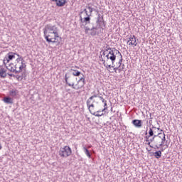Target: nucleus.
I'll list each match as a JSON object with an SVG mask.
<instances>
[{
    "label": "nucleus",
    "instance_id": "1a4fd4ad",
    "mask_svg": "<svg viewBox=\"0 0 182 182\" xmlns=\"http://www.w3.org/2000/svg\"><path fill=\"white\" fill-rule=\"evenodd\" d=\"M86 85V81L85 80V77H82L81 78L79 79L77 81V83L75 85V90H79V89H82L83 86Z\"/></svg>",
    "mask_w": 182,
    "mask_h": 182
},
{
    "label": "nucleus",
    "instance_id": "aec40b11",
    "mask_svg": "<svg viewBox=\"0 0 182 182\" xmlns=\"http://www.w3.org/2000/svg\"><path fill=\"white\" fill-rule=\"evenodd\" d=\"M84 151L86 154V156H87V157H89V159H91L92 157V154H90V151H89V149H87V148L84 147Z\"/></svg>",
    "mask_w": 182,
    "mask_h": 182
},
{
    "label": "nucleus",
    "instance_id": "cd10ccee",
    "mask_svg": "<svg viewBox=\"0 0 182 182\" xmlns=\"http://www.w3.org/2000/svg\"><path fill=\"white\" fill-rule=\"evenodd\" d=\"M109 50V49H107V50H101V52H100V53H101V55H102V56H106V55H107V53H106V52H107Z\"/></svg>",
    "mask_w": 182,
    "mask_h": 182
},
{
    "label": "nucleus",
    "instance_id": "864d4df0",
    "mask_svg": "<svg viewBox=\"0 0 182 182\" xmlns=\"http://www.w3.org/2000/svg\"><path fill=\"white\" fill-rule=\"evenodd\" d=\"M147 134H148V133H147V130H146V131L145 132V135H146V136H148Z\"/></svg>",
    "mask_w": 182,
    "mask_h": 182
},
{
    "label": "nucleus",
    "instance_id": "13d9d810",
    "mask_svg": "<svg viewBox=\"0 0 182 182\" xmlns=\"http://www.w3.org/2000/svg\"><path fill=\"white\" fill-rule=\"evenodd\" d=\"M105 110H106V109H105V108L102 110V112H105Z\"/></svg>",
    "mask_w": 182,
    "mask_h": 182
},
{
    "label": "nucleus",
    "instance_id": "b1692460",
    "mask_svg": "<svg viewBox=\"0 0 182 182\" xmlns=\"http://www.w3.org/2000/svg\"><path fill=\"white\" fill-rule=\"evenodd\" d=\"M23 62L25 61L21 62V65L19 66L20 70H22V69H25V68H26V64H25Z\"/></svg>",
    "mask_w": 182,
    "mask_h": 182
},
{
    "label": "nucleus",
    "instance_id": "473e14b6",
    "mask_svg": "<svg viewBox=\"0 0 182 182\" xmlns=\"http://www.w3.org/2000/svg\"><path fill=\"white\" fill-rule=\"evenodd\" d=\"M16 78L18 82H21L22 80V77L19 75H16Z\"/></svg>",
    "mask_w": 182,
    "mask_h": 182
},
{
    "label": "nucleus",
    "instance_id": "72a5a7b5",
    "mask_svg": "<svg viewBox=\"0 0 182 182\" xmlns=\"http://www.w3.org/2000/svg\"><path fill=\"white\" fill-rule=\"evenodd\" d=\"M155 138H156V135H154V136L152 137V139H149V141L150 143H153V141H154V143Z\"/></svg>",
    "mask_w": 182,
    "mask_h": 182
},
{
    "label": "nucleus",
    "instance_id": "f8f14e48",
    "mask_svg": "<svg viewBox=\"0 0 182 182\" xmlns=\"http://www.w3.org/2000/svg\"><path fill=\"white\" fill-rule=\"evenodd\" d=\"M159 137L161 139V144H159V147H161L164 146V142L166 141V134H164V132H160Z\"/></svg>",
    "mask_w": 182,
    "mask_h": 182
},
{
    "label": "nucleus",
    "instance_id": "603ef678",
    "mask_svg": "<svg viewBox=\"0 0 182 182\" xmlns=\"http://www.w3.org/2000/svg\"><path fill=\"white\" fill-rule=\"evenodd\" d=\"M98 97H99L101 100H102V99H103L101 96H98Z\"/></svg>",
    "mask_w": 182,
    "mask_h": 182
},
{
    "label": "nucleus",
    "instance_id": "c9c22d12",
    "mask_svg": "<svg viewBox=\"0 0 182 182\" xmlns=\"http://www.w3.org/2000/svg\"><path fill=\"white\" fill-rule=\"evenodd\" d=\"M91 100H90V98H89L87 100V107H88V106H90L91 104Z\"/></svg>",
    "mask_w": 182,
    "mask_h": 182
},
{
    "label": "nucleus",
    "instance_id": "f257e3e1",
    "mask_svg": "<svg viewBox=\"0 0 182 182\" xmlns=\"http://www.w3.org/2000/svg\"><path fill=\"white\" fill-rule=\"evenodd\" d=\"M44 37L48 43H59V33L58 27L51 24H47L43 29Z\"/></svg>",
    "mask_w": 182,
    "mask_h": 182
},
{
    "label": "nucleus",
    "instance_id": "423d86ee",
    "mask_svg": "<svg viewBox=\"0 0 182 182\" xmlns=\"http://www.w3.org/2000/svg\"><path fill=\"white\" fill-rule=\"evenodd\" d=\"M80 21L82 23H85V26H87L86 25H90L88 28H93V26H96V24H95L93 21H90V15L85 18H82V16H80Z\"/></svg>",
    "mask_w": 182,
    "mask_h": 182
},
{
    "label": "nucleus",
    "instance_id": "9d476101",
    "mask_svg": "<svg viewBox=\"0 0 182 182\" xmlns=\"http://www.w3.org/2000/svg\"><path fill=\"white\" fill-rule=\"evenodd\" d=\"M155 147L154 149H160V146H159V144L160 145L161 144V138H160V134L155 135V141H154Z\"/></svg>",
    "mask_w": 182,
    "mask_h": 182
},
{
    "label": "nucleus",
    "instance_id": "6ab92c4d",
    "mask_svg": "<svg viewBox=\"0 0 182 182\" xmlns=\"http://www.w3.org/2000/svg\"><path fill=\"white\" fill-rule=\"evenodd\" d=\"M70 70L73 71L72 75L73 76H80V75L82 74V73H80V71H78L77 70L71 69Z\"/></svg>",
    "mask_w": 182,
    "mask_h": 182
},
{
    "label": "nucleus",
    "instance_id": "e433bc0d",
    "mask_svg": "<svg viewBox=\"0 0 182 182\" xmlns=\"http://www.w3.org/2000/svg\"><path fill=\"white\" fill-rule=\"evenodd\" d=\"M95 108V105L94 104H91L87 107V109H93Z\"/></svg>",
    "mask_w": 182,
    "mask_h": 182
},
{
    "label": "nucleus",
    "instance_id": "37998d69",
    "mask_svg": "<svg viewBox=\"0 0 182 182\" xmlns=\"http://www.w3.org/2000/svg\"><path fill=\"white\" fill-rule=\"evenodd\" d=\"M151 142H150V141H149V142L147 143V144H148V146H149V147H151V149H153L154 147H153V146L151 145Z\"/></svg>",
    "mask_w": 182,
    "mask_h": 182
},
{
    "label": "nucleus",
    "instance_id": "0eeeda50",
    "mask_svg": "<svg viewBox=\"0 0 182 182\" xmlns=\"http://www.w3.org/2000/svg\"><path fill=\"white\" fill-rule=\"evenodd\" d=\"M97 29H99V27L97 26H92V28H90L89 26H85V33H87L89 31H91V36H96V35L97 34Z\"/></svg>",
    "mask_w": 182,
    "mask_h": 182
},
{
    "label": "nucleus",
    "instance_id": "f3484780",
    "mask_svg": "<svg viewBox=\"0 0 182 182\" xmlns=\"http://www.w3.org/2000/svg\"><path fill=\"white\" fill-rule=\"evenodd\" d=\"M57 6H65V4H66V0H57L56 1Z\"/></svg>",
    "mask_w": 182,
    "mask_h": 182
},
{
    "label": "nucleus",
    "instance_id": "f03ea898",
    "mask_svg": "<svg viewBox=\"0 0 182 182\" xmlns=\"http://www.w3.org/2000/svg\"><path fill=\"white\" fill-rule=\"evenodd\" d=\"M109 53L105 55V62L108 63V65H110V60L112 63V65H114V62L116 61V56L119 55V60L118 62L119 67L122 66V62H123V55L115 48H108Z\"/></svg>",
    "mask_w": 182,
    "mask_h": 182
},
{
    "label": "nucleus",
    "instance_id": "2f4dec72",
    "mask_svg": "<svg viewBox=\"0 0 182 182\" xmlns=\"http://www.w3.org/2000/svg\"><path fill=\"white\" fill-rule=\"evenodd\" d=\"M105 68H114L115 67V65H112V64H107L106 65V63H105V65H104Z\"/></svg>",
    "mask_w": 182,
    "mask_h": 182
},
{
    "label": "nucleus",
    "instance_id": "a18cd8bd",
    "mask_svg": "<svg viewBox=\"0 0 182 182\" xmlns=\"http://www.w3.org/2000/svg\"><path fill=\"white\" fill-rule=\"evenodd\" d=\"M14 68L16 69H16H18V64H15Z\"/></svg>",
    "mask_w": 182,
    "mask_h": 182
},
{
    "label": "nucleus",
    "instance_id": "a19ab883",
    "mask_svg": "<svg viewBox=\"0 0 182 182\" xmlns=\"http://www.w3.org/2000/svg\"><path fill=\"white\" fill-rule=\"evenodd\" d=\"M21 72H22V70L19 69V70H16V71H14V73L18 74V73H21Z\"/></svg>",
    "mask_w": 182,
    "mask_h": 182
},
{
    "label": "nucleus",
    "instance_id": "c03bdc74",
    "mask_svg": "<svg viewBox=\"0 0 182 182\" xmlns=\"http://www.w3.org/2000/svg\"><path fill=\"white\" fill-rule=\"evenodd\" d=\"M20 77H21L22 79H23V77H25V73H23L21 75H20Z\"/></svg>",
    "mask_w": 182,
    "mask_h": 182
},
{
    "label": "nucleus",
    "instance_id": "4d7b16f0",
    "mask_svg": "<svg viewBox=\"0 0 182 182\" xmlns=\"http://www.w3.org/2000/svg\"><path fill=\"white\" fill-rule=\"evenodd\" d=\"M111 112H113V107L111 108Z\"/></svg>",
    "mask_w": 182,
    "mask_h": 182
},
{
    "label": "nucleus",
    "instance_id": "393cba45",
    "mask_svg": "<svg viewBox=\"0 0 182 182\" xmlns=\"http://www.w3.org/2000/svg\"><path fill=\"white\" fill-rule=\"evenodd\" d=\"M100 60H101V62H102L104 66H106V58H105V60H104L102 55H100Z\"/></svg>",
    "mask_w": 182,
    "mask_h": 182
},
{
    "label": "nucleus",
    "instance_id": "49530a36",
    "mask_svg": "<svg viewBox=\"0 0 182 182\" xmlns=\"http://www.w3.org/2000/svg\"><path fill=\"white\" fill-rule=\"evenodd\" d=\"M102 103H107V102L105 99H102Z\"/></svg>",
    "mask_w": 182,
    "mask_h": 182
},
{
    "label": "nucleus",
    "instance_id": "a878e982",
    "mask_svg": "<svg viewBox=\"0 0 182 182\" xmlns=\"http://www.w3.org/2000/svg\"><path fill=\"white\" fill-rule=\"evenodd\" d=\"M88 110L91 114H95L96 109L95 108H88Z\"/></svg>",
    "mask_w": 182,
    "mask_h": 182
},
{
    "label": "nucleus",
    "instance_id": "3c124183",
    "mask_svg": "<svg viewBox=\"0 0 182 182\" xmlns=\"http://www.w3.org/2000/svg\"><path fill=\"white\" fill-rule=\"evenodd\" d=\"M97 113H102V111H100V110H98V111H97Z\"/></svg>",
    "mask_w": 182,
    "mask_h": 182
},
{
    "label": "nucleus",
    "instance_id": "de8ad7c7",
    "mask_svg": "<svg viewBox=\"0 0 182 182\" xmlns=\"http://www.w3.org/2000/svg\"><path fill=\"white\" fill-rule=\"evenodd\" d=\"M157 130H160V132H163V133H164V131L163 129H161L160 128H157Z\"/></svg>",
    "mask_w": 182,
    "mask_h": 182
},
{
    "label": "nucleus",
    "instance_id": "7ed1b4c3",
    "mask_svg": "<svg viewBox=\"0 0 182 182\" xmlns=\"http://www.w3.org/2000/svg\"><path fill=\"white\" fill-rule=\"evenodd\" d=\"M109 53L105 55V62L108 63V65H110V60L112 63V65H114V62L116 61V56L119 55V60L118 62L119 67L122 66V62H123V55L115 48H108Z\"/></svg>",
    "mask_w": 182,
    "mask_h": 182
},
{
    "label": "nucleus",
    "instance_id": "a211bd4d",
    "mask_svg": "<svg viewBox=\"0 0 182 182\" xmlns=\"http://www.w3.org/2000/svg\"><path fill=\"white\" fill-rule=\"evenodd\" d=\"M0 77H6V70L4 68H0Z\"/></svg>",
    "mask_w": 182,
    "mask_h": 182
},
{
    "label": "nucleus",
    "instance_id": "09e8293b",
    "mask_svg": "<svg viewBox=\"0 0 182 182\" xmlns=\"http://www.w3.org/2000/svg\"><path fill=\"white\" fill-rule=\"evenodd\" d=\"M15 55H16V56H18V58H22V56H20L19 54L16 53Z\"/></svg>",
    "mask_w": 182,
    "mask_h": 182
},
{
    "label": "nucleus",
    "instance_id": "c756f323",
    "mask_svg": "<svg viewBox=\"0 0 182 182\" xmlns=\"http://www.w3.org/2000/svg\"><path fill=\"white\" fill-rule=\"evenodd\" d=\"M87 9H89V11H90L89 15H90V16H92V12H93V11H94L93 8H92V7H90V6H87Z\"/></svg>",
    "mask_w": 182,
    "mask_h": 182
},
{
    "label": "nucleus",
    "instance_id": "7c9ffc66",
    "mask_svg": "<svg viewBox=\"0 0 182 182\" xmlns=\"http://www.w3.org/2000/svg\"><path fill=\"white\" fill-rule=\"evenodd\" d=\"M95 113V114H92V115L96 116V117H100L101 116H103V113L99 114V112H97L96 111Z\"/></svg>",
    "mask_w": 182,
    "mask_h": 182
},
{
    "label": "nucleus",
    "instance_id": "5701e85b",
    "mask_svg": "<svg viewBox=\"0 0 182 182\" xmlns=\"http://www.w3.org/2000/svg\"><path fill=\"white\" fill-rule=\"evenodd\" d=\"M14 63H10V65H9V68H8L9 69V70H10V72H13V73H14V72H16V69H14Z\"/></svg>",
    "mask_w": 182,
    "mask_h": 182
},
{
    "label": "nucleus",
    "instance_id": "58836bf2",
    "mask_svg": "<svg viewBox=\"0 0 182 182\" xmlns=\"http://www.w3.org/2000/svg\"><path fill=\"white\" fill-rule=\"evenodd\" d=\"M121 67L122 68H120L119 69V72H122V70H123V69H124V64H121Z\"/></svg>",
    "mask_w": 182,
    "mask_h": 182
},
{
    "label": "nucleus",
    "instance_id": "ea45409f",
    "mask_svg": "<svg viewBox=\"0 0 182 182\" xmlns=\"http://www.w3.org/2000/svg\"><path fill=\"white\" fill-rule=\"evenodd\" d=\"M104 110H107V102L104 103Z\"/></svg>",
    "mask_w": 182,
    "mask_h": 182
},
{
    "label": "nucleus",
    "instance_id": "412c9836",
    "mask_svg": "<svg viewBox=\"0 0 182 182\" xmlns=\"http://www.w3.org/2000/svg\"><path fill=\"white\" fill-rule=\"evenodd\" d=\"M154 154L156 159H160L161 157V151H156Z\"/></svg>",
    "mask_w": 182,
    "mask_h": 182
},
{
    "label": "nucleus",
    "instance_id": "5fc2aeb1",
    "mask_svg": "<svg viewBox=\"0 0 182 182\" xmlns=\"http://www.w3.org/2000/svg\"><path fill=\"white\" fill-rule=\"evenodd\" d=\"M152 129H157L156 127H152Z\"/></svg>",
    "mask_w": 182,
    "mask_h": 182
},
{
    "label": "nucleus",
    "instance_id": "ddd939ff",
    "mask_svg": "<svg viewBox=\"0 0 182 182\" xmlns=\"http://www.w3.org/2000/svg\"><path fill=\"white\" fill-rule=\"evenodd\" d=\"M129 45H134V46H137V42L136 41V36H133L129 38V40L127 41Z\"/></svg>",
    "mask_w": 182,
    "mask_h": 182
},
{
    "label": "nucleus",
    "instance_id": "bb28decb",
    "mask_svg": "<svg viewBox=\"0 0 182 182\" xmlns=\"http://www.w3.org/2000/svg\"><path fill=\"white\" fill-rule=\"evenodd\" d=\"M16 61L17 62V63H19V62H25V60H23V58L22 57H19L16 58Z\"/></svg>",
    "mask_w": 182,
    "mask_h": 182
},
{
    "label": "nucleus",
    "instance_id": "f704fd0d",
    "mask_svg": "<svg viewBox=\"0 0 182 182\" xmlns=\"http://www.w3.org/2000/svg\"><path fill=\"white\" fill-rule=\"evenodd\" d=\"M95 97H99V95H93L92 96H91L90 97V100H93V99H95Z\"/></svg>",
    "mask_w": 182,
    "mask_h": 182
},
{
    "label": "nucleus",
    "instance_id": "6e6552de",
    "mask_svg": "<svg viewBox=\"0 0 182 182\" xmlns=\"http://www.w3.org/2000/svg\"><path fill=\"white\" fill-rule=\"evenodd\" d=\"M15 55H16V53H14L12 52L9 53L4 59V65L6 66V63H9L12 59H15Z\"/></svg>",
    "mask_w": 182,
    "mask_h": 182
},
{
    "label": "nucleus",
    "instance_id": "052dcab7",
    "mask_svg": "<svg viewBox=\"0 0 182 182\" xmlns=\"http://www.w3.org/2000/svg\"><path fill=\"white\" fill-rule=\"evenodd\" d=\"M102 25H103V26H105V23H103Z\"/></svg>",
    "mask_w": 182,
    "mask_h": 182
},
{
    "label": "nucleus",
    "instance_id": "4c0bfd02",
    "mask_svg": "<svg viewBox=\"0 0 182 182\" xmlns=\"http://www.w3.org/2000/svg\"><path fill=\"white\" fill-rule=\"evenodd\" d=\"M119 68H121V66H119V64H118V66H115V67H114V70H115L114 72H115V73H117V71H116V70H117L118 69H119Z\"/></svg>",
    "mask_w": 182,
    "mask_h": 182
},
{
    "label": "nucleus",
    "instance_id": "9b49d317",
    "mask_svg": "<svg viewBox=\"0 0 182 182\" xmlns=\"http://www.w3.org/2000/svg\"><path fill=\"white\" fill-rule=\"evenodd\" d=\"M104 22H105V19H103V16L99 14L96 21V26H97V27L100 28H102L101 23H103Z\"/></svg>",
    "mask_w": 182,
    "mask_h": 182
},
{
    "label": "nucleus",
    "instance_id": "79ce46f5",
    "mask_svg": "<svg viewBox=\"0 0 182 182\" xmlns=\"http://www.w3.org/2000/svg\"><path fill=\"white\" fill-rule=\"evenodd\" d=\"M7 75H9V76H10V77H16V76L14 74H9V73H7Z\"/></svg>",
    "mask_w": 182,
    "mask_h": 182
},
{
    "label": "nucleus",
    "instance_id": "8fccbe9b",
    "mask_svg": "<svg viewBox=\"0 0 182 182\" xmlns=\"http://www.w3.org/2000/svg\"><path fill=\"white\" fill-rule=\"evenodd\" d=\"M159 151H164V149H163V148H161V150Z\"/></svg>",
    "mask_w": 182,
    "mask_h": 182
},
{
    "label": "nucleus",
    "instance_id": "4be33fe9",
    "mask_svg": "<svg viewBox=\"0 0 182 182\" xmlns=\"http://www.w3.org/2000/svg\"><path fill=\"white\" fill-rule=\"evenodd\" d=\"M18 95V90H12L10 91V96H12L13 97L16 96Z\"/></svg>",
    "mask_w": 182,
    "mask_h": 182
},
{
    "label": "nucleus",
    "instance_id": "2eb2a0df",
    "mask_svg": "<svg viewBox=\"0 0 182 182\" xmlns=\"http://www.w3.org/2000/svg\"><path fill=\"white\" fill-rule=\"evenodd\" d=\"M148 133L149 135L145 136V141H149V139H150V137L154 136V131L153 130V129L150 128Z\"/></svg>",
    "mask_w": 182,
    "mask_h": 182
},
{
    "label": "nucleus",
    "instance_id": "bf43d9fd",
    "mask_svg": "<svg viewBox=\"0 0 182 182\" xmlns=\"http://www.w3.org/2000/svg\"><path fill=\"white\" fill-rule=\"evenodd\" d=\"M2 149V146H1V145H0V149Z\"/></svg>",
    "mask_w": 182,
    "mask_h": 182
},
{
    "label": "nucleus",
    "instance_id": "6e6d98bb",
    "mask_svg": "<svg viewBox=\"0 0 182 182\" xmlns=\"http://www.w3.org/2000/svg\"><path fill=\"white\" fill-rule=\"evenodd\" d=\"M53 2H56L57 0H51Z\"/></svg>",
    "mask_w": 182,
    "mask_h": 182
},
{
    "label": "nucleus",
    "instance_id": "39448f33",
    "mask_svg": "<svg viewBox=\"0 0 182 182\" xmlns=\"http://www.w3.org/2000/svg\"><path fill=\"white\" fill-rule=\"evenodd\" d=\"M70 154H72V149L68 146L60 148L59 151V156H60V157H69Z\"/></svg>",
    "mask_w": 182,
    "mask_h": 182
},
{
    "label": "nucleus",
    "instance_id": "20e7f679",
    "mask_svg": "<svg viewBox=\"0 0 182 182\" xmlns=\"http://www.w3.org/2000/svg\"><path fill=\"white\" fill-rule=\"evenodd\" d=\"M65 80L66 85L71 87L72 89H75V82L77 80V78L75 77V76H68V73L65 75Z\"/></svg>",
    "mask_w": 182,
    "mask_h": 182
},
{
    "label": "nucleus",
    "instance_id": "c85d7f7f",
    "mask_svg": "<svg viewBox=\"0 0 182 182\" xmlns=\"http://www.w3.org/2000/svg\"><path fill=\"white\" fill-rule=\"evenodd\" d=\"M83 12H85V15H86L87 16H89V13H87V10L86 9H85L82 11H80V15H82V14H83Z\"/></svg>",
    "mask_w": 182,
    "mask_h": 182
},
{
    "label": "nucleus",
    "instance_id": "dca6fc26",
    "mask_svg": "<svg viewBox=\"0 0 182 182\" xmlns=\"http://www.w3.org/2000/svg\"><path fill=\"white\" fill-rule=\"evenodd\" d=\"M3 101L4 103H6L7 105H12L14 103V100L10 97H5L3 99Z\"/></svg>",
    "mask_w": 182,
    "mask_h": 182
},
{
    "label": "nucleus",
    "instance_id": "4468645a",
    "mask_svg": "<svg viewBox=\"0 0 182 182\" xmlns=\"http://www.w3.org/2000/svg\"><path fill=\"white\" fill-rule=\"evenodd\" d=\"M132 124H134L135 127L140 128L141 127L142 122L140 119H134L132 120Z\"/></svg>",
    "mask_w": 182,
    "mask_h": 182
}]
</instances>
